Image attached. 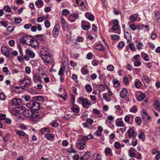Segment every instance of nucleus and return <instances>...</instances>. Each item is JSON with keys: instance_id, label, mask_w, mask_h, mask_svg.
I'll use <instances>...</instances> for the list:
<instances>
[{"instance_id": "obj_57", "label": "nucleus", "mask_w": 160, "mask_h": 160, "mask_svg": "<svg viewBox=\"0 0 160 160\" xmlns=\"http://www.w3.org/2000/svg\"><path fill=\"white\" fill-rule=\"evenodd\" d=\"M141 63L139 61H136L134 62V65L135 67H138L141 65Z\"/></svg>"}, {"instance_id": "obj_48", "label": "nucleus", "mask_w": 160, "mask_h": 160, "mask_svg": "<svg viewBox=\"0 0 160 160\" xmlns=\"http://www.w3.org/2000/svg\"><path fill=\"white\" fill-rule=\"evenodd\" d=\"M137 17V16L136 14H134L130 17V18L131 20L135 21L136 20Z\"/></svg>"}, {"instance_id": "obj_6", "label": "nucleus", "mask_w": 160, "mask_h": 160, "mask_svg": "<svg viewBox=\"0 0 160 160\" xmlns=\"http://www.w3.org/2000/svg\"><path fill=\"white\" fill-rule=\"evenodd\" d=\"M1 51L2 53L7 57L9 56L10 55L9 49L5 46H3L1 47Z\"/></svg>"}, {"instance_id": "obj_35", "label": "nucleus", "mask_w": 160, "mask_h": 160, "mask_svg": "<svg viewBox=\"0 0 160 160\" xmlns=\"http://www.w3.org/2000/svg\"><path fill=\"white\" fill-rule=\"evenodd\" d=\"M92 136L91 135L89 134L87 136L83 137L82 138V140L83 141H84L85 140H89L92 138Z\"/></svg>"}, {"instance_id": "obj_43", "label": "nucleus", "mask_w": 160, "mask_h": 160, "mask_svg": "<svg viewBox=\"0 0 160 160\" xmlns=\"http://www.w3.org/2000/svg\"><path fill=\"white\" fill-rule=\"evenodd\" d=\"M71 109L73 112L76 113L78 112L79 110L78 108H75L74 107V106H73V107H71Z\"/></svg>"}, {"instance_id": "obj_9", "label": "nucleus", "mask_w": 160, "mask_h": 160, "mask_svg": "<svg viewBox=\"0 0 160 160\" xmlns=\"http://www.w3.org/2000/svg\"><path fill=\"white\" fill-rule=\"evenodd\" d=\"M79 100L82 102V105L85 107V108H88V107L87 106L88 104V99L86 98H83L82 97H81L79 98Z\"/></svg>"}, {"instance_id": "obj_13", "label": "nucleus", "mask_w": 160, "mask_h": 160, "mask_svg": "<svg viewBox=\"0 0 160 160\" xmlns=\"http://www.w3.org/2000/svg\"><path fill=\"white\" fill-rule=\"evenodd\" d=\"M39 117V113L38 112H32V114L30 117L32 121H34L35 119L38 118Z\"/></svg>"}, {"instance_id": "obj_61", "label": "nucleus", "mask_w": 160, "mask_h": 160, "mask_svg": "<svg viewBox=\"0 0 160 160\" xmlns=\"http://www.w3.org/2000/svg\"><path fill=\"white\" fill-rule=\"evenodd\" d=\"M25 71L27 74H29L31 72L30 68L28 66L26 67L25 68Z\"/></svg>"}, {"instance_id": "obj_50", "label": "nucleus", "mask_w": 160, "mask_h": 160, "mask_svg": "<svg viewBox=\"0 0 160 160\" xmlns=\"http://www.w3.org/2000/svg\"><path fill=\"white\" fill-rule=\"evenodd\" d=\"M28 91L31 93L32 94H38V92H37L35 91L34 89H33L32 88H29L28 90Z\"/></svg>"}, {"instance_id": "obj_30", "label": "nucleus", "mask_w": 160, "mask_h": 160, "mask_svg": "<svg viewBox=\"0 0 160 160\" xmlns=\"http://www.w3.org/2000/svg\"><path fill=\"white\" fill-rule=\"evenodd\" d=\"M154 18L156 21H158L160 19V14L158 12H155L154 14Z\"/></svg>"}, {"instance_id": "obj_49", "label": "nucleus", "mask_w": 160, "mask_h": 160, "mask_svg": "<svg viewBox=\"0 0 160 160\" xmlns=\"http://www.w3.org/2000/svg\"><path fill=\"white\" fill-rule=\"evenodd\" d=\"M111 38L112 40H116L119 38V37L117 35H113L111 36Z\"/></svg>"}, {"instance_id": "obj_54", "label": "nucleus", "mask_w": 160, "mask_h": 160, "mask_svg": "<svg viewBox=\"0 0 160 160\" xmlns=\"http://www.w3.org/2000/svg\"><path fill=\"white\" fill-rule=\"evenodd\" d=\"M71 98H72V100L71 101V104H72V105L73 106H74L75 98L74 96H73L72 95H71Z\"/></svg>"}, {"instance_id": "obj_28", "label": "nucleus", "mask_w": 160, "mask_h": 160, "mask_svg": "<svg viewBox=\"0 0 160 160\" xmlns=\"http://www.w3.org/2000/svg\"><path fill=\"white\" fill-rule=\"evenodd\" d=\"M16 134L20 136H24L25 135V133L22 130H17L16 132Z\"/></svg>"}, {"instance_id": "obj_26", "label": "nucleus", "mask_w": 160, "mask_h": 160, "mask_svg": "<svg viewBox=\"0 0 160 160\" xmlns=\"http://www.w3.org/2000/svg\"><path fill=\"white\" fill-rule=\"evenodd\" d=\"M138 30L139 29H143L144 28H148V30H149L148 26L147 25L145 26L143 24H140L138 26Z\"/></svg>"}, {"instance_id": "obj_11", "label": "nucleus", "mask_w": 160, "mask_h": 160, "mask_svg": "<svg viewBox=\"0 0 160 160\" xmlns=\"http://www.w3.org/2000/svg\"><path fill=\"white\" fill-rule=\"evenodd\" d=\"M33 79L34 82L41 83L42 81L40 77L37 74H35L33 75Z\"/></svg>"}, {"instance_id": "obj_34", "label": "nucleus", "mask_w": 160, "mask_h": 160, "mask_svg": "<svg viewBox=\"0 0 160 160\" xmlns=\"http://www.w3.org/2000/svg\"><path fill=\"white\" fill-rule=\"evenodd\" d=\"M142 80L144 81L147 82H149L151 81V80L149 77L147 76H144L142 78Z\"/></svg>"}, {"instance_id": "obj_42", "label": "nucleus", "mask_w": 160, "mask_h": 160, "mask_svg": "<svg viewBox=\"0 0 160 160\" xmlns=\"http://www.w3.org/2000/svg\"><path fill=\"white\" fill-rule=\"evenodd\" d=\"M114 67L112 65H109L107 67V69L109 71H113L114 70Z\"/></svg>"}, {"instance_id": "obj_47", "label": "nucleus", "mask_w": 160, "mask_h": 160, "mask_svg": "<svg viewBox=\"0 0 160 160\" xmlns=\"http://www.w3.org/2000/svg\"><path fill=\"white\" fill-rule=\"evenodd\" d=\"M15 20V22L16 23H19L22 21V19L20 18H17L16 17H14L13 18Z\"/></svg>"}, {"instance_id": "obj_31", "label": "nucleus", "mask_w": 160, "mask_h": 160, "mask_svg": "<svg viewBox=\"0 0 160 160\" xmlns=\"http://www.w3.org/2000/svg\"><path fill=\"white\" fill-rule=\"evenodd\" d=\"M64 69L62 67H61L60 68L59 72H58V75L60 76H64Z\"/></svg>"}, {"instance_id": "obj_37", "label": "nucleus", "mask_w": 160, "mask_h": 160, "mask_svg": "<svg viewBox=\"0 0 160 160\" xmlns=\"http://www.w3.org/2000/svg\"><path fill=\"white\" fill-rule=\"evenodd\" d=\"M135 121L136 123L139 125H140L141 123V118L139 117L136 118L135 119Z\"/></svg>"}, {"instance_id": "obj_4", "label": "nucleus", "mask_w": 160, "mask_h": 160, "mask_svg": "<svg viewBox=\"0 0 160 160\" xmlns=\"http://www.w3.org/2000/svg\"><path fill=\"white\" fill-rule=\"evenodd\" d=\"M32 37L29 35H26L20 39V41L23 44H26L29 45Z\"/></svg>"}, {"instance_id": "obj_51", "label": "nucleus", "mask_w": 160, "mask_h": 160, "mask_svg": "<svg viewBox=\"0 0 160 160\" xmlns=\"http://www.w3.org/2000/svg\"><path fill=\"white\" fill-rule=\"evenodd\" d=\"M69 11L67 9H64L62 11V14L64 16L66 15L68 13H69Z\"/></svg>"}, {"instance_id": "obj_60", "label": "nucleus", "mask_w": 160, "mask_h": 160, "mask_svg": "<svg viewBox=\"0 0 160 160\" xmlns=\"http://www.w3.org/2000/svg\"><path fill=\"white\" fill-rule=\"evenodd\" d=\"M6 115L5 114L3 113H1L0 114V118L1 120H5L6 118Z\"/></svg>"}, {"instance_id": "obj_20", "label": "nucleus", "mask_w": 160, "mask_h": 160, "mask_svg": "<svg viewBox=\"0 0 160 160\" xmlns=\"http://www.w3.org/2000/svg\"><path fill=\"white\" fill-rule=\"evenodd\" d=\"M81 71L83 75H86L88 73L89 71L88 69L85 67H83L81 69Z\"/></svg>"}, {"instance_id": "obj_2", "label": "nucleus", "mask_w": 160, "mask_h": 160, "mask_svg": "<svg viewBox=\"0 0 160 160\" xmlns=\"http://www.w3.org/2000/svg\"><path fill=\"white\" fill-rule=\"evenodd\" d=\"M26 106L30 108L33 109L34 110H38L40 108V104L32 99L27 104Z\"/></svg>"}, {"instance_id": "obj_46", "label": "nucleus", "mask_w": 160, "mask_h": 160, "mask_svg": "<svg viewBox=\"0 0 160 160\" xmlns=\"http://www.w3.org/2000/svg\"><path fill=\"white\" fill-rule=\"evenodd\" d=\"M86 90L89 92H91L92 91V88L91 86L89 84L87 85L85 87Z\"/></svg>"}, {"instance_id": "obj_25", "label": "nucleus", "mask_w": 160, "mask_h": 160, "mask_svg": "<svg viewBox=\"0 0 160 160\" xmlns=\"http://www.w3.org/2000/svg\"><path fill=\"white\" fill-rule=\"evenodd\" d=\"M112 149L109 148H105L104 152L105 154H110V156H112V153L110 154L112 152Z\"/></svg>"}, {"instance_id": "obj_29", "label": "nucleus", "mask_w": 160, "mask_h": 160, "mask_svg": "<svg viewBox=\"0 0 160 160\" xmlns=\"http://www.w3.org/2000/svg\"><path fill=\"white\" fill-rule=\"evenodd\" d=\"M145 134L143 132H141L138 134V137L141 139L143 141H144L145 140Z\"/></svg>"}, {"instance_id": "obj_14", "label": "nucleus", "mask_w": 160, "mask_h": 160, "mask_svg": "<svg viewBox=\"0 0 160 160\" xmlns=\"http://www.w3.org/2000/svg\"><path fill=\"white\" fill-rule=\"evenodd\" d=\"M114 24L113 26L111 28V30L112 31H115L117 30L118 28V21L117 20H114L113 22Z\"/></svg>"}, {"instance_id": "obj_3", "label": "nucleus", "mask_w": 160, "mask_h": 160, "mask_svg": "<svg viewBox=\"0 0 160 160\" xmlns=\"http://www.w3.org/2000/svg\"><path fill=\"white\" fill-rule=\"evenodd\" d=\"M35 57V54L32 51L29 49L25 50V55L23 57L24 59L26 61H28L30 58H33Z\"/></svg>"}, {"instance_id": "obj_17", "label": "nucleus", "mask_w": 160, "mask_h": 160, "mask_svg": "<svg viewBox=\"0 0 160 160\" xmlns=\"http://www.w3.org/2000/svg\"><path fill=\"white\" fill-rule=\"evenodd\" d=\"M40 132L42 134H46V133H48L50 132V129L48 128H43L40 130Z\"/></svg>"}, {"instance_id": "obj_21", "label": "nucleus", "mask_w": 160, "mask_h": 160, "mask_svg": "<svg viewBox=\"0 0 160 160\" xmlns=\"http://www.w3.org/2000/svg\"><path fill=\"white\" fill-rule=\"evenodd\" d=\"M98 89L99 92L104 91L105 89L104 86L102 84H98Z\"/></svg>"}, {"instance_id": "obj_32", "label": "nucleus", "mask_w": 160, "mask_h": 160, "mask_svg": "<svg viewBox=\"0 0 160 160\" xmlns=\"http://www.w3.org/2000/svg\"><path fill=\"white\" fill-rule=\"evenodd\" d=\"M76 2L78 5L82 8V9H84V8L85 7V6L83 5V2H80V0H76Z\"/></svg>"}, {"instance_id": "obj_53", "label": "nucleus", "mask_w": 160, "mask_h": 160, "mask_svg": "<svg viewBox=\"0 0 160 160\" xmlns=\"http://www.w3.org/2000/svg\"><path fill=\"white\" fill-rule=\"evenodd\" d=\"M5 96L3 93H0V99L2 100H4L5 99Z\"/></svg>"}, {"instance_id": "obj_15", "label": "nucleus", "mask_w": 160, "mask_h": 160, "mask_svg": "<svg viewBox=\"0 0 160 160\" xmlns=\"http://www.w3.org/2000/svg\"><path fill=\"white\" fill-rule=\"evenodd\" d=\"M127 94V91L126 88H123V89L120 91V96L122 98H124Z\"/></svg>"}, {"instance_id": "obj_64", "label": "nucleus", "mask_w": 160, "mask_h": 160, "mask_svg": "<svg viewBox=\"0 0 160 160\" xmlns=\"http://www.w3.org/2000/svg\"><path fill=\"white\" fill-rule=\"evenodd\" d=\"M160 158V151L158 152L157 154L155 156V158L157 160H159Z\"/></svg>"}, {"instance_id": "obj_23", "label": "nucleus", "mask_w": 160, "mask_h": 160, "mask_svg": "<svg viewBox=\"0 0 160 160\" xmlns=\"http://www.w3.org/2000/svg\"><path fill=\"white\" fill-rule=\"evenodd\" d=\"M82 28L85 30H88L90 28V23H88V25H82Z\"/></svg>"}, {"instance_id": "obj_8", "label": "nucleus", "mask_w": 160, "mask_h": 160, "mask_svg": "<svg viewBox=\"0 0 160 160\" xmlns=\"http://www.w3.org/2000/svg\"><path fill=\"white\" fill-rule=\"evenodd\" d=\"M21 84H25V85H29L31 84V79L28 77H25L24 79L20 81Z\"/></svg>"}, {"instance_id": "obj_5", "label": "nucleus", "mask_w": 160, "mask_h": 160, "mask_svg": "<svg viewBox=\"0 0 160 160\" xmlns=\"http://www.w3.org/2000/svg\"><path fill=\"white\" fill-rule=\"evenodd\" d=\"M60 26L58 24H56L53 29L52 35L55 38L57 37L58 35Z\"/></svg>"}, {"instance_id": "obj_16", "label": "nucleus", "mask_w": 160, "mask_h": 160, "mask_svg": "<svg viewBox=\"0 0 160 160\" xmlns=\"http://www.w3.org/2000/svg\"><path fill=\"white\" fill-rule=\"evenodd\" d=\"M30 44L29 45L32 46L33 48H35L38 44V42L37 40H35V39L32 38L31 42H30Z\"/></svg>"}, {"instance_id": "obj_41", "label": "nucleus", "mask_w": 160, "mask_h": 160, "mask_svg": "<svg viewBox=\"0 0 160 160\" xmlns=\"http://www.w3.org/2000/svg\"><path fill=\"white\" fill-rule=\"evenodd\" d=\"M141 85L142 83L141 82L136 81H135V85L137 88H140L141 86Z\"/></svg>"}, {"instance_id": "obj_45", "label": "nucleus", "mask_w": 160, "mask_h": 160, "mask_svg": "<svg viewBox=\"0 0 160 160\" xmlns=\"http://www.w3.org/2000/svg\"><path fill=\"white\" fill-rule=\"evenodd\" d=\"M71 117V115L70 114H66L64 116H63L62 117V118H63L68 120H70Z\"/></svg>"}, {"instance_id": "obj_10", "label": "nucleus", "mask_w": 160, "mask_h": 160, "mask_svg": "<svg viewBox=\"0 0 160 160\" xmlns=\"http://www.w3.org/2000/svg\"><path fill=\"white\" fill-rule=\"evenodd\" d=\"M133 128H130L128 131L127 132L130 137H132L133 138H135L137 136V134L135 132V131L133 130Z\"/></svg>"}, {"instance_id": "obj_44", "label": "nucleus", "mask_w": 160, "mask_h": 160, "mask_svg": "<svg viewBox=\"0 0 160 160\" xmlns=\"http://www.w3.org/2000/svg\"><path fill=\"white\" fill-rule=\"evenodd\" d=\"M126 33L128 34L127 36H125L127 40V42H129L130 41V39H131V35H130V34L128 32H126Z\"/></svg>"}, {"instance_id": "obj_1", "label": "nucleus", "mask_w": 160, "mask_h": 160, "mask_svg": "<svg viewBox=\"0 0 160 160\" xmlns=\"http://www.w3.org/2000/svg\"><path fill=\"white\" fill-rule=\"evenodd\" d=\"M40 54L41 58L44 62L48 63L52 62V58L51 57L50 53L46 48H41Z\"/></svg>"}, {"instance_id": "obj_38", "label": "nucleus", "mask_w": 160, "mask_h": 160, "mask_svg": "<svg viewBox=\"0 0 160 160\" xmlns=\"http://www.w3.org/2000/svg\"><path fill=\"white\" fill-rule=\"evenodd\" d=\"M4 9L7 12H10L11 10V8L9 5L4 6Z\"/></svg>"}, {"instance_id": "obj_27", "label": "nucleus", "mask_w": 160, "mask_h": 160, "mask_svg": "<svg viewBox=\"0 0 160 160\" xmlns=\"http://www.w3.org/2000/svg\"><path fill=\"white\" fill-rule=\"evenodd\" d=\"M145 94L144 93L140 94L138 98V100L139 101H142L145 98Z\"/></svg>"}, {"instance_id": "obj_18", "label": "nucleus", "mask_w": 160, "mask_h": 160, "mask_svg": "<svg viewBox=\"0 0 160 160\" xmlns=\"http://www.w3.org/2000/svg\"><path fill=\"white\" fill-rule=\"evenodd\" d=\"M96 48L97 50L100 51H103L104 50V47L102 44H98L96 46Z\"/></svg>"}, {"instance_id": "obj_58", "label": "nucleus", "mask_w": 160, "mask_h": 160, "mask_svg": "<svg viewBox=\"0 0 160 160\" xmlns=\"http://www.w3.org/2000/svg\"><path fill=\"white\" fill-rule=\"evenodd\" d=\"M124 43L123 41H120L118 44V47L119 48H122L124 46Z\"/></svg>"}, {"instance_id": "obj_19", "label": "nucleus", "mask_w": 160, "mask_h": 160, "mask_svg": "<svg viewBox=\"0 0 160 160\" xmlns=\"http://www.w3.org/2000/svg\"><path fill=\"white\" fill-rule=\"evenodd\" d=\"M32 99L36 101H42L44 100L43 97L39 96L33 97Z\"/></svg>"}, {"instance_id": "obj_63", "label": "nucleus", "mask_w": 160, "mask_h": 160, "mask_svg": "<svg viewBox=\"0 0 160 160\" xmlns=\"http://www.w3.org/2000/svg\"><path fill=\"white\" fill-rule=\"evenodd\" d=\"M93 57V55L92 53H88L87 56V58L88 59H91Z\"/></svg>"}, {"instance_id": "obj_22", "label": "nucleus", "mask_w": 160, "mask_h": 160, "mask_svg": "<svg viewBox=\"0 0 160 160\" xmlns=\"http://www.w3.org/2000/svg\"><path fill=\"white\" fill-rule=\"evenodd\" d=\"M90 152L89 151L85 153L83 157L85 160H87L89 158L90 156Z\"/></svg>"}, {"instance_id": "obj_36", "label": "nucleus", "mask_w": 160, "mask_h": 160, "mask_svg": "<svg viewBox=\"0 0 160 160\" xmlns=\"http://www.w3.org/2000/svg\"><path fill=\"white\" fill-rule=\"evenodd\" d=\"M121 144L118 142H116L114 143L115 148L117 149H119L121 147Z\"/></svg>"}, {"instance_id": "obj_39", "label": "nucleus", "mask_w": 160, "mask_h": 160, "mask_svg": "<svg viewBox=\"0 0 160 160\" xmlns=\"http://www.w3.org/2000/svg\"><path fill=\"white\" fill-rule=\"evenodd\" d=\"M46 137L47 138L48 140H52L53 139V137L52 136V134L47 133L46 134Z\"/></svg>"}, {"instance_id": "obj_40", "label": "nucleus", "mask_w": 160, "mask_h": 160, "mask_svg": "<svg viewBox=\"0 0 160 160\" xmlns=\"http://www.w3.org/2000/svg\"><path fill=\"white\" fill-rule=\"evenodd\" d=\"M128 154L130 157L135 158L136 156L135 153H133L131 150H129L128 151Z\"/></svg>"}, {"instance_id": "obj_59", "label": "nucleus", "mask_w": 160, "mask_h": 160, "mask_svg": "<svg viewBox=\"0 0 160 160\" xmlns=\"http://www.w3.org/2000/svg\"><path fill=\"white\" fill-rule=\"evenodd\" d=\"M32 24L31 23H28L25 24L24 26V28L27 29H29L30 27L32 26Z\"/></svg>"}, {"instance_id": "obj_55", "label": "nucleus", "mask_w": 160, "mask_h": 160, "mask_svg": "<svg viewBox=\"0 0 160 160\" xmlns=\"http://www.w3.org/2000/svg\"><path fill=\"white\" fill-rule=\"evenodd\" d=\"M86 121L88 123L90 124H92L93 122V120L90 118H88L87 119H86Z\"/></svg>"}, {"instance_id": "obj_62", "label": "nucleus", "mask_w": 160, "mask_h": 160, "mask_svg": "<svg viewBox=\"0 0 160 160\" xmlns=\"http://www.w3.org/2000/svg\"><path fill=\"white\" fill-rule=\"evenodd\" d=\"M157 37V35L154 33H152L151 34V38L152 40H154Z\"/></svg>"}, {"instance_id": "obj_24", "label": "nucleus", "mask_w": 160, "mask_h": 160, "mask_svg": "<svg viewBox=\"0 0 160 160\" xmlns=\"http://www.w3.org/2000/svg\"><path fill=\"white\" fill-rule=\"evenodd\" d=\"M35 4L36 6L40 5L38 6V8L42 7L43 5V1L42 0H38L35 2Z\"/></svg>"}, {"instance_id": "obj_56", "label": "nucleus", "mask_w": 160, "mask_h": 160, "mask_svg": "<svg viewBox=\"0 0 160 160\" xmlns=\"http://www.w3.org/2000/svg\"><path fill=\"white\" fill-rule=\"evenodd\" d=\"M44 24L46 27L47 28H48L50 26V22L47 20L44 21Z\"/></svg>"}, {"instance_id": "obj_12", "label": "nucleus", "mask_w": 160, "mask_h": 160, "mask_svg": "<svg viewBox=\"0 0 160 160\" xmlns=\"http://www.w3.org/2000/svg\"><path fill=\"white\" fill-rule=\"evenodd\" d=\"M32 111L31 109H27L23 112V115L26 117H29L30 118L32 114Z\"/></svg>"}, {"instance_id": "obj_52", "label": "nucleus", "mask_w": 160, "mask_h": 160, "mask_svg": "<svg viewBox=\"0 0 160 160\" xmlns=\"http://www.w3.org/2000/svg\"><path fill=\"white\" fill-rule=\"evenodd\" d=\"M28 85H25L23 86V87L24 88H23L22 87H18L17 86L16 87V88L18 89H22V90H23L24 89H27L28 88V87L27 86Z\"/></svg>"}, {"instance_id": "obj_33", "label": "nucleus", "mask_w": 160, "mask_h": 160, "mask_svg": "<svg viewBox=\"0 0 160 160\" xmlns=\"http://www.w3.org/2000/svg\"><path fill=\"white\" fill-rule=\"evenodd\" d=\"M113 83L115 86V87H118L119 84V82L118 80L116 79H114L112 80Z\"/></svg>"}, {"instance_id": "obj_7", "label": "nucleus", "mask_w": 160, "mask_h": 160, "mask_svg": "<svg viewBox=\"0 0 160 160\" xmlns=\"http://www.w3.org/2000/svg\"><path fill=\"white\" fill-rule=\"evenodd\" d=\"M22 104V100L18 98H14L12 100V105L17 106Z\"/></svg>"}]
</instances>
